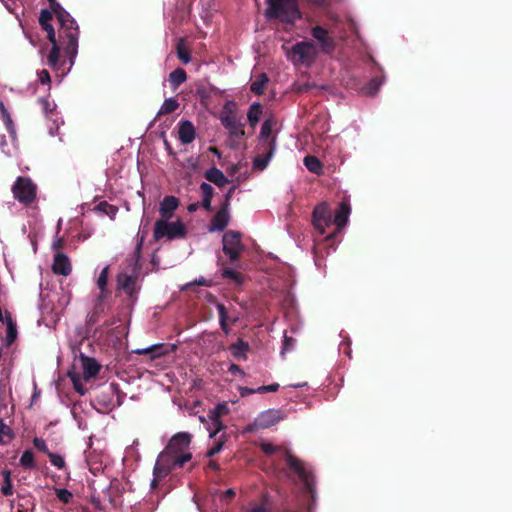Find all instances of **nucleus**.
<instances>
[{"label":"nucleus","mask_w":512,"mask_h":512,"mask_svg":"<svg viewBox=\"0 0 512 512\" xmlns=\"http://www.w3.org/2000/svg\"><path fill=\"white\" fill-rule=\"evenodd\" d=\"M50 11L58 21V35L65 56L69 58L70 65H73L78 53L79 27L75 19L56 0L50 3Z\"/></svg>","instance_id":"obj_1"},{"label":"nucleus","mask_w":512,"mask_h":512,"mask_svg":"<svg viewBox=\"0 0 512 512\" xmlns=\"http://www.w3.org/2000/svg\"><path fill=\"white\" fill-rule=\"evenodd\" d=\"M260 449L268 456L278 454L281 459H284L289 468L293 470L303 481L307 492L310 493L311 499L314 501L316 494L314 476L306 469L304 462L292 455L286 448L282 446H275L269 442H262L260 444Z\"/></svg>","instance_id":"obj_2"},{"label":"nucleus","mask_w":512,"mask_h":512,"mask_svg":"<svg viewBox=\"0 0 512 512\" xmlns=\"http://www.w3.org/2000/svg\"><path fill=\"white\" fill-rule=\"evenodd\" d=\"M53 18V14L48 9H43L40 12L39 24L41 28L46 31L47 39L52 44V48L48 54L47 61L48 65L53 69H60L66 64L65 57H61L60 52L63 50L60 38H56V32L50 21Z\"/></svg>","instance_id":"obj_3"},{"label":"nucleus","mask_w":512,"mask_h":512,"mask_svg":"<svg viewBox=\"0 0 512 512\" xmlns=\"http://www.w3.org/2000/svg\"><path fill=\"white\" fill-rule=\"evenodd\" d=\"M266 3L265 16L269 20L278 19L293 26L302 17L296 0H266Z\"/></svg>","instance_id":"obj_4"},{"label":"nucleus","mask_w":512,"mask_h":512,"mask_svg":"<svg viewBox=\"0 0 512 512\" xmlns=\"http://www.w3.org/2000/svg\"><path fill=\"white\" fill-rule=\"evenodd\" d=\"M192 454L176 455L167 449H164L158 456L156 464L153 469L154 479L151 482V487L155 488L158 481L166 477L171 471L182 468L186 462L190 461Z\"/></svg>","instance_id":"obj_5"},{"label":"nucleus","mask_w":512,"mask_h":512,"mask_svg":"<svg viewBox=\"0 0 512 512\" xmlns=\"http://www.w3.org/2000/svg\"><path fill=\"white\" fill-rule=\"evenodd\" d=\"M169 219H159L155 222L153 238L158 241L162 238L167 240L182 239L186 237V226L180 221L168 222Z\"/></svg>","instance_id":"obj_6"},{"label":"nucleus","mask_w":512,"mask_h":512,"mask_svg":"<svg viewBox=\"0 0 512 512\" xmlns=\"http://www.w3.org/2000/svg\"><path fill=\"white\" fill-rule=\"evenodd\" d=\"M241 237V233L234 230L226 231L222 237V250L232 264L240 259L241 254L245 250Z\"/></svg>","instance_id":"obj_7"},{"label":"nucleus","mask_w":512,"mask_h":512,"mask_svg":"<svg viewBox=\"0 0 512 512\" xmlns=\"http://www.w3.org/2000/svg\"><path fill=\"white\" fill-rule=\"evenodd\" d=\"M12 192L20 203L30 204L36 197V186L29 178L18 177L12 187Z\"/></svg>","instance_id":"obj_8"},{"label":"nucleus","mask_w":512,"mask_h":512,"mask_svg":"<svg viewBox=\"0 0 512 512\" xmlns=\"http://www.w3.org/2000/svg\"><path fill=\"white\" fill-rule=\"evenodd\" d=\"M314 44L309 41H301L294 44L288 53L293 61L297 63H304L309 59H312L315 55Z\"/></svg>","instance_id":"obj_9"},{"label":"nucleus","mask_w":512,"mask_h":512,"mask_svg":"<svg viewBox=\"0 0 512 512\" xmlns=\"http://www.w3.org/2000/svg\"><path fill=\"white\" fill-rule=\"evenodd\" d=\"M312 222L321 234L325 233V228L332 223L331 212L327 203H321L314 208Z\"/></svg>","instance_id":"obj_10"},{"label":"nucleus","mask_w":512,"mask_h":512,"mask_svg":"<svg viewBox=\"0 0 512 512\" xmlns=\"http://www.w3.org/2000/svg\"><path fill=\"white\" fill-rule=\"evenodd\" d=\"M191 443V435L186 432H180L175 434L169 441L168 445L165 449L176 454V455H185L191 454L189 450V445Z\"/></svg>","instance_id":"obj_11"},{"label":"nucleus","mask_w":512,"mask_h":512,"mask_svg":"<svg viewBox=\"0 0 512 512\" xmlns=\"http://www.w3.org/2000/svg\"><path fill=\"white\" fill-rule=\"evenodd\" d=\"M311 35L319 42L321 50L324 53L331 54L336 48V42L329 32L322 26H315L311 29Z\"/></svg>","instance_id":"obj_12"},{"label":"nucleus","mask_w":512,"mask_h":512,"mask_svg":"<svg viewBox=\"0 0 512 512\" xmlns=\"http://www.w3.org/2000/svg\"><path fill=\"white\" fill-rule=\"evenodd\" d=\"M220 121L224 128L229 131L230 136L241 138L245 135L244 125L237 120L231 111L223 113Z\"/></svg>","instance_id":"obj_13"},{"label":"nucleus","mask_w":512,"mask_h":512,"mask_svg":"<svg viewBox=\"0 0 512 512\" xmlns=\"http://www.w3.org/2000/svg\"><path fill=\"white\" fill-rule=\"evenodd\" d=\"M229 413V408L226 403H218L210 412L209 417L214 427L213 431L210 432V438H214L221 430L225 428L221 421L224 415Z\"/></svg>","instance_id":"obj_14"},{"label":"nucleus","mask_w":512,"mask_h":512,"mask_svg":"<svg viewBox=\"0 0 512 512\" xmlns=\"http://www.w3.org/2000/svg\"><path fill=\"white\" fill-rule=\"evenodd\" d=\"M285 413L280 409H268L257 416V425L267 429L285 418Z\"/></svg>","instance_id":"obj_15"},{"label":"nucleus","mask_w":512,"mask_h":512,"mask_svg":"<svg viewBox=\"0 0 512 512\" xmlns=\"http://www.w3.org/2000/svg\"><path fill=\"white\" fill-rule=\"evenodd\" d=\"M137 275H128L119 273L117 276V286L122 289L130 298H135L139 287L137 286Z\"/></svg>","instance_id":"obj_16"},{"label":"nucleus","mask_w":512,"mask_h":512,"mask_svg":"<svg viewBox=\"0 0 512 512\" xmlns=\"http://www.w3.org/2000/svg\"><path fill=\"white\" fill-rule=\"evenodd\" d=\"M260 150L262 154L255 157L253 160V167L258 170H264L275 153V141L271 140L264 143Z\"/></svg>","instance_id":"obj_17"},{"label":"nucleus","mask_w":512,"mask_h":512,"mask_svg":"<svg viewBox=\"0 0 512 512\" xmlns=\"http://www.w3.org/2000/svg\"><path fill=\"white\" fill-rule=\"evenodd\" d=\"M216 308L218 311L220 327L225 335H229L231 331L230 325H233L238 321V315L229 313L226 306L219 302H216Z\"/></svg>","instance_id":"obj_18"},{"label":"nucleus","mask_w":512,"mask_h":512,"mask_svg":"<svg viewBox=\"0 0 512 512\" xmlns=\"http://www.w3.org/2000/svg\"><path fill=\"white\" fill-rule=\"evenodd\" d=\"M79 362L83 371V378L86 381L94 378L100 372L101 365L92 357L81 353L79 356Z\"/></svg>","instance_id":"obj_19"},{"label":"nucleus","mask_w":512,"mask_h":512,"mask_svg":"<svg viewBox=\"0 0 512 512\" xmlns=\"http://www.w3.org/2000/svg\"><path fill=\"white\" fill-rule=\"evenodd\" d=\"M229 220V207H227V204H222L220 209L211 219L209 231H223L229 224Z\"/></svg>","instance_id":"obj_20"},{"label":"nucleus","mask_w":512,"mask_h":512,"mask_svg":"<svg viewBox=\"0 0 512 512\" xmlns=\"http://www.w3.org/2000/svg\"><path fill=\"white\" fill-rule=\"evenodd\" d=\"M52 270L57 275H69L72 270L69 258L63 253H57L54 256Z\"/></svg>","instance_id":"obj_21"},{"label":"nucleus","mask_w":512,"mask_h":512,"mask_svg":"<svg viewBox=\"0 0 512 512\" xmlns=\"http://www.w3.org/2000/svg\"><path fill=\"white\" fill-rule=\"evenodd\" d=\"M178 137L185 145L192 143L196 137L194 125L188 120L181 121L178 127Z\"/></svg>","instance_id":"obj_22"},{"label":"nucleus","mask_w":512,"mask_h":512,"mask_svg":"<svg viewBox=\"0 0 512 512\" xmlns=\"http://www.w3.org/2000/svg\"><path fill=\"white\" fill-rule=\"evenodd\" d=\"M179 206V199L175 196H165L160 202L159 212L162 219H170Z\"/></svg>","instance_id":"obj_23"},{"label":"nucleus","mask_w":512,"mask_h":512,"mask_svg":"<svg viewBox=\"0 0 512 512\" xmlns=\"http://www.w3.org/2000/svg\"><path fill=\"white\" fill-rule=\"evenodd\" d=\"M350 212V204L346 201L340 202L332 223H334L338 229H342L348 222Z\"/></svg>","instance_id":"obj_24"},{"label":"nucleus","mask_w":512,"mask_h":512,"mask_svg":"<svg viewBox=\"0 0 512 512\" xmlns=\"http://www.w3.org/2000/svg\"><path fill=\"white\" fill-rule=\"evenodd\" d=\"M204 177L209 182L214 183L216 186H218L220 188L224 187L229 182L228 178L224 175V173L216 167H212V168L208 169L204 173Z\"/></svg>","instance_id":"obj_25"},{"label":"nucleus","mask_w":512,"mask_h":512,"mask_svg":"<svg viewBox=\"0 0 512 512\" xmlns=\"http://www.w3.org/2000/svg\"><path fill=\"white\" fill-rule=\"evenodd\" d=\"M250 346L248 342L244 341L241 338H238L237 341L230 345L229 351L233 355L234 358L240 360H246L247 359V352L249 351Z\"/></svg>","instance_id":"obj_26"},{"label":"nucleus","mask_w":512,"mask_h":512,"mask_svg":"<svg viewBox=\"0 0 512 512\" xmlns=\"http://www.w3.org/2000/svg\"><path fill=\"white\" fill-rule=\"evenodd\" d=\"M187 79V74L184 69L177 68L169 74V83L172 89H177Z\"/></svg>","instance_id":"obj_27"},{"label":"nucleus","mask_w":512,"mask_h":512,"mask_svg":"<svg viewBox=\"0 0 512 512\" xmlns=\"http://www.w3.org/2000/svg\"><path fill=\"white\" fill-rule=\"evenodd\" d=\"M273 125H274V122L272 119H266L263 122V124L261 126V130H260V136H259L260 141H261V146L264 143H267L268 141H271V140H274L276 142V138L271 137Z\"/></svg>","instance_id":"obj_28"},{"label":"nucleus","mask_w":512,"mask_h":512,"mask_svg":"<svg viewBox=\"0 0 512 512\" xmlns=\"http://www.w3.org/2000/svg\"><path fill=\"white\" fill-rule=\"evenodd\" d=\"M262 112H263L262 105L260 103L254 102L253 104L250 105L248 113H247V117H248L249 124L252 127H255L257 125V123L259 122L260 117L262 115Z\"/></svg>","instance_id":"obj_29"},{"label":"nucleus","mask_w":512,"mask_h":512,"mask_svg":"<svg viewBox=\"0 0 512 512\" xmlns=\"http://www.w3.org/2000/svg\"><path fill=\"white\" fill-rule=\"evenodd\" d=\"M269 81V78L266 73H261L258 77L252 82L250 86V90L256 95H262L264 93L265 87Z\"/></svg>","instance_id":"obj_30"},{"label":"nucleus","mask_w":512,"mask_h":512,"mask_svg":"<svg viewBox=\"0 0 512 512\" xmlns=\"http://www.w3.org/2000/svg\"><path fill=\"white\" fill-rule=\"evenodd\" d=\"M304 165L310 172H312L314 174L321 175L323 172V165L320 162V160L315 156H312V155L305 156Z\"/></svg>","instance_id":"obj_31"},{"label":"nucleus","mask_w":512,"mask_h":512,"mask_svg":"<svg viewBox=\"0 0 512 512\" xmlns=\"http://www.w3.org/2000/svg\"><path fill=\"white\" fill-rule=\"evenodd\" d=\"M272 505L267 495H263L260 502L251 503L246 512H271Z\"/></svg>","instance_id":"obj_32"},{"label":"nucleus","mask_w":512,"mask_h":512,"mask_svg":"<svg viewBox=\"0 0 512 512\" xmlns=\"http://www.w3.org/2000/svg\"><path fill=\"white\" fill-rule=\"evenodd\" d=\"M134 353H136L138 355L150 354L151 358L154 359L156 357L164 355L165 351H164V345L163 344H155V345H151V346H149L147 348L136 349L134 351Z\"/></svg>","instance_id":"obj_33"},{"label":"nucleus","mask_w":512,"mask_h":512,"mask_svg":"<svg viewBox=\"0 0 512 512\" xmlns=\"http://www.w3.org/2000/svg\"><path fill=\"white\" fill-rule=\"evenodd\" d=\"M94 210L100 214L109 216L111 219H114L118 212V208L107 201H101L98 203Z\"/></svg>","instance_id":"obj_34"},{"label":"nucleus","mask_w":512,"mask_h":512,"mask_svg":"<svg viewBox=\"0 0 512 512\" xmlns=\"http://www.w3.org/2000/svg\"><path fill=\"white\" fill-rule=\"evenodd\" d=\"M176 53L178 59L183 64H188L191 61V53L189 49L185 47V40L183 38L179 39L176 45Z\"/></svg>","instance_id":"obj_35"},{"label":"nucleus","mask_w":512,"mask_h":512,"mask_svg":"<svg viewBox=\"0 0 512 512\" xmlns=\"http://www.w3.org/2000/svg\"><path fill=\"white\" fill-rule=\"evenodd\" d=\"M14 437L15 434L12 429L2 419H0V444H8L14 439Z\"/></svg>","instance_id":"obj_36"},{"label":"nucleus","mask_w":512,"mask_h":512,"mask_svg":"<svg viewBox=\"0 0 512 512\" xmlns=\"http://www.w3.org/2000/svg\"><path fill=\"white\" fill-rule=\"evenodd\" d=\"M17 338L16 324L12 320L11 316H7V331H6V345L10 346Z\"/></svg>","instance_id":"obj_37"},{"label":"nucleus","mask_w":512,"mask_h":512,"mask_svg":"<svg viewBox=\"0 0 512 512\" xmlns=\"http://www.w3.org/2000/svg\"><path fill=\"white\" fill-rule=\"evenodd\" d=\"M103 299L102 295L98 296V302L96 303L93 311L88 315L89 324H95L98 322L100 314L104 311L102 304Z\"/></svg>","instance_id":"obj_38"},{"label":"nucleus","mask_w":512,"mask_h":512,"mask_svg":"<svg viewBox=\"0 0 512 512\" xmlns=\"http://www.w3.org/2000/svg\"><path fill=\"white\" fill-rule=\"evenodd\" d=\"M178 107H179V103L177 102L176 99L168 98L163 102V104L158 112V115L173 113Z\"/></svg>","instance_id":"obj_39"},{"label":"nucleus","mask_w":512,"mask_h":512,"mask_svg":"<svg viewBox=\"0 0 512 512\" xmlns=\"http://www.w3.org/2000/svg\"><path fill=\"white\" fill-rule=\"evenodd\" d=\"M20 465L24 469H33L35 468V460H34V454L31 450H26L23 452L22 456L20 457Z\"/></svg>","instance_id":"obj_40"},{"label":"nucleus","mask_w":512,"mask_h":512,"mask_svg":"<svg viewBox=\"0 0 512 512\" xmlns=\"http://www.w3.org/2000/svg\"><path fill=\"white\" fill-rule=\"evenodd\" d=\"M0 111H1V117L4 121V124H5L8 132L11 135H14L15 134L14 124H13L10 114H9L8 110L6 109V107L4 106L3 102H0Z\"/></svg>","instance_id":"obj_41"},{"label":"nucleus","mask_w":512,"mask_h":512,"mask_svg":"<svg viewBox=\"0 0 512 512\" xmlns=\"http://www.w3.org/2000/svg\"><path fill=\"white\" fill-rule=\"evenodd\" d=\"M222 276L227 279L233 280L237 284H241L243 282V276L241 273L231 269L225 268L222 271Z\"/></svg>","instance_id":"obj_42"},{"label":"nucleus","mask_w":512,"mask_h":512,"mask_svg":"<svg viewBox=\"0 0 512 512\" xmlns=\"http://www.w3.org/2000/svg\"><path fill=\"white\" fill-rule=\"evenodd\" d=\"M380 85H381L380 79L373 78L364 87V93L367 95L373 96L378 92Z\"/></svg>","instance_id":"obj_43"},{"label":"nucleus","mask_w":512,"mask_h":512,"mask_svg":"<svg viewBox=\"0 0 512 512\" xmlns=\"http://www.w3.org/2000/svg\"><path fill=\"white\" fill-rule=\"evenodd\" d=\"M107 283H108V267H105L101 271V273L98 277V280H97V285H98L99 289L101 290L100 295H102V298L105 297V289H106Z\"/></svg>","instance_id":"obj_44"},{"label":"nucleus","mask_w":512,"mask_h":512,"mask_svg":"<svg viewBox=\"0 0 512 512\" xmlns=\"http://www.w3.org/2000/svg\"><path fill=\"white\" fill-rule=\"evenodd\" d=\"M69 377L73 383L74 389L80 393L81 395H84L86 393V389L84 388L83 384L81 383V377L76 372H70Z\"/></svg>","instance_id":"obj_45"},{"label":"nucleus","mask_w":512,"mask_h":512,"mask_svg":"<svg viewBox=\"0 0 512 512\" xmlns=\"http://www.w3.org/2000/svg\"><path fill=\"white\" fill-rule=\"evenodd\" d=\"M224 443H225V437H224V435H221V437L207 451L206 456L212 457V456L216 455L217 453H219L222 450Z\"/></svg>","instance_id":"obj_46"},{"label":"nucleus","mask_w":512,"mask_h":512,"mask_svg":"<svg viewBox=\"0 0 512 512\" xmlns=\"http://www.w3.org/2000/svg\"><path fill=\"white\" fill-rule=\"evenodd\" d=\"M49 460L51 464L58 469H63L65 467V461L64 458L56 453H48Z\"/></svg>","instance_id":"obj_47"},{"label":"nucleus","mask_w":512,"mask_h":512,"mask_svg":"<svg viewBox=\"0 0 512 512\" xmlns=\"http://www.w3.org/2000/svg\"><path fill=\"white\" fill-rule=\"evenodd\" d=\"M56 496L61 502L65 504L69 503L73 497L72 493L65 488L57 489Z\"/></svg>","instance_id":"obj_48"},{"label":"nucleus","mask_w":512,"mask_h":512,"mask_svg":"<svg viewBox=\"0 0 512 512\" xmlns=\"http://www.w3.org/2000/svg\"><path fill=\"white\" fill-rule=\"evenodd\" d=\"M33 445L36 449H38L40 452L46 454L48 456V453H51L48 449V446L44 439L35 437L33 439Z\"/></svg>","instance_id":"obj_49"},{"label":"nucleus","mask_w":512,"mask_h":512,"mask_svg":"<svg viewBox=\"0 0 512 512\" xmlns=\"http://www.w3.org/2000/svg\"><path fill=\"white\" fill-rule=\"evenodd\" d=\"M200 190L202 192V197L213 198L214 188L209 183L202 182L200 185Z\"/></svg>","instance_id":"obj_50"},{"label":"nucleus","mask_w":512,"mask_h":512,"mask_svg":"<svg viewBox=\"0 0 512 512\" xmlns=\"http://www.w3.org/2000/svg\"><path fill=\"white\" fill-rule=\"evenodd\" d=\"M279 384L278 383H273V384H270V385H263V386H260L256 389L257 393H267V392H276L278 391L279 389Z\"/></svg>","instance_id":"obj_51"},{"label":"nucleus","mask_w":512,"mask_h":512,"mask_svg":"<svg viewBox=\"0 0 512 512\" xmlns=\"http://www.w3.org/2000/svg\"><path fill=\"white\" fill-rule=\"evenodd\" d=\"M1 492L4 496H10L13 494V485L11 480L3 481Z\"/></svg>","instance_id":"obj_52"},{"label":"nucleus","mask_w":512,"mask_h":512,"mask_svg":"<svg viewBox=\"0 0 512 512\" xmlns=\"http://www.w3.org/2000/svg\"><path fill=\"white\" fill-rule=\"evenodd\" d=\"M193 285H199V286H206V287H209V286H211V281L206 280V279H205V278H203V277H200L199 279L195 280L194 282L186 284V286L184 287V289H188L189 287H191V286H193Z\"/></svg>","instance_id":"obj_53"},{"label":"nucleus","mask_w":512,"mask_h":512,"mask_svg":"<svg viewBox=\"0 0 512 512\" xmlns=\"http://www.w3.org/2000/svg\"><path fill=\"white\" fill-rule=\"evenodd\" d=\"M39 81L41 84H49L51 81L50 74L47 70L43 69L38 73Z\"/></svg>","instance_id":"obj_54"},{"label":"nucleus","mask_w":512,"mask_h":512,"mask_svg":"<svg viewBox=\"0 0 512 512\" xmlns=\"http://www.w3.org/2000/svg\"><path fill=\"white\" fill-rule=\"evenodd\" d=\"M295 339L287 335L284 336L283 351H288L293 348Z\"/></svg>","instance_id":"obj_55"},{"label":"nucleus","mask_w":512,"mask_h":512,"mask_svg":"<svg viewBox=\"0 0 512 512\" xmlns=\"http://www.w3.org/2000/svg\"><path fill=\"white\" fill-rule=\"evenodd\" d=\"M260 429H262V428L257 425V417H256L255 420L252 423L248 424L245 427L244 431L247 432V433H254V432H256V431H258Z\"/></svg>","instance_id":"obj_56"},{"label":"nucleus","mask_w":512,"mask_h":512,"mask_svg":"<svg viewBox=\"0 0 512 512\" xmlns=\"http://www.w3.org/2000/svg\"><path fill=\"white\" fill-rule=\"evenodd\" d=\"M235 496V491L234 489H227L225 492H223V494L221 495V499L223 501H230L233 497Z\"/></svg>","instance_id":"obj_57"},{"label":"nucleus","mask_w":512,"mask_h":512,"mask_svg":"<svg viewBox=\"0 0 512 512\" xmlns=\"http://www.w3.org/2000/svg\"><path fill=\"white\" fill-rule=\"evenodd\" d=\"M235 189H236V186H232V187L228 190V192H227V193H226V195H225L224 202H223L222 204H227V207H229V206H230V199H231V197H232V195H233V193H234Z\"/></svg>","instance_id":"obj_58"},{"label":"nucleus","mask_w":512,"mask_h":512,"mask_svg":"<svg viewBox=\"0 0 512 512\" xmlns=\"http://www.w3.org/2000/svg\"><path fill=\"white\" fill-rule=\"evenodd\" d=\"M211 202H212V198L202 197V202H201L200 206H202L207 211H210L211 210Z\"/></svg>","instance_id":"obj_59"},{"label":"nucleus","mask_w":512,"mask_h":512,"mask_svg":"<svg viewBox=\"0 0 512 512\" xmlns=\"http://www.w3.org/2000/svg\"><path fill=\"white\" fill-rule=\"evenodd\" d=\"M229 372L232 373V374H244V371L240 368V366L236 365V364H231L230 367H229Z\"/></svg>","instance_id":"obj_60"},{"label":"nucleus","mask_w":512,"mask_h":512,"mask_svg":"<svg viewBox=\"0 0 512 512\" xmlns=\"http://www.w3.org/2000/svg\"><path fill=\"white\" fill-rule=\"evenodd\" d=\"M253 393H257L256 389H252V388H248V387L242 388V391H241L242 396L250 395Z\"/></svg>","instance_id":"obj_61"},{"label":"nucleus","mask_w":512,"mask_h":512,"mask_svg":"<svg viewBox=\"0 0 512 512\" xmlns=\"http://www.w3.org/2000/svg\"><path fill=\"white\" fill-rule=\"evenodd\" d=\"M199 207H200V203H198V202L197 203H191V204L188 205L187 210L190 213H193V212L197 211Z\"/></svg>","instance_id":"obj_62"},{"label":"nucleus","mask_w":512,"mask_h":512,"mask_svg":"<svg viewBox=\"0 0 512 512\" xmlns=\"http://www.w3.org/2000/svg\"><path fill=\"white\" fill-rule=\"evenodd\" d=\"M164 146H165L166 151L170 155H175V152L173 151L172 146H171L170 142L167 139L164 140Z\"/></svg>","instance_id":"obj_63"},{"label":"nucleus","mask_w":512,"mask_h":512,"mask_svg":"<svg viewBox=\"0 0 512 512\" xmlns=\"http://www.w3.org/2000/svg\"><path fill=\"white\" fill-rule=\"evenodd\" d=\"M63 247V240L62 239H58L54 244H53V248L54 249H60Z\"/></svg>","instance_id":"obj_64"}]
</instances>
